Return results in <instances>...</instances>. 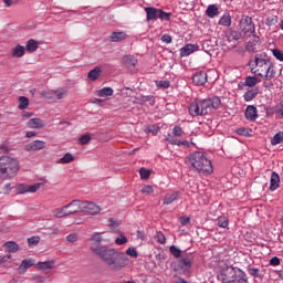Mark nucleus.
Here are the masks:
<instances>
[{
	"label": "nucleus",
	"instance_id": "423d86ee",
	"mask_svg": "<svg viewBox=\"0 0 283 283\" xmlns=\"http://www.w3.org/2000/svg\"><path fill=\"white\" fill-rule=\"evenodd\" d=\"M254 62L256 70L253 71L252 69L251 72H253V74H256V76H261L262 78H264V74H266V71L271 66V60L269 59V56H266V54H259L255 55Z\"/></svg>",
	"mask_w": 283,
	"mask_h": 283
},
{
	"label": "nucleus",
	"instance_id": "4d7b16f0",
	"mask_svg": "<svg viewBox=\"0 0 283 283\" xmlns=\"http://www.w3.org/2000/svg\"><path fill=\"white\" fill-rule=\"evenodd\" d=\"M276 118H283V104H279L275 109Z\"/></svg>",
	"mask_w": 283,
	"mask_h": 283
},
{
	"label": "nucleus",
	"instance_id": "dca6fc26",
	"mask_svg": "<svg viewBox=\"0 0 283 283\" xmlns=\"http://www.w3.org/2000/svg\"><path fill=\"white\" fill-rule=\"evenodd\" d=\"M27 125L29 129H43V127H45V122L41 118H31Z\"/></svg>",
	"mask_w": 283,
	"mask_h": 283
},
{
	"label": "nucleus",
	"instance_id": "4be33fe9",
	"mask_svg": "<svg viewBox=\"0 0 283 283\" xmlns=\"http://www.w3.org/2000/svg\"><path fill=\"white\" fill-rule=\"evenodd\" d=\"M25 55V46L18 44L12 49L13 59H21V56Z\"/></svg>",
	"mask_w": 283,
	"mask_h": 283
},
{
	"label": "nucleus",
	"instance_id": "f3484780",
	"mask_svg": "<svg viewBox=\"0 0 283 283\" xmlns=\"http://www.w3.org/2000/svg\"><path fill=\"white\" fill-rule=\"evenodd\" d=\"M258 45H260V36L253 34L252 40L248 41L245 49L248 52H255Z\"/></svg>",
	"mask_w": 283,
	"mask_h": 283
},
{
	"label": "nucleus",
	"instance_id": "6ab92c4d",
	"mask_svg": "<svg viewBox=\"0 0 283 283\" xmlns=\"http://www.w3.org/2000/svg\"><path fill=\"white\" fill-rule=\"evenodd\" d=\"M245 118L247 120H256L258 118V108L253 105H250L245 109Z\"/></svg>",
	"mask_w": 283,
	"mask_h": 283
},
{
	"label": "nucleus",
	"instance_id": "ddd939ff",
	"mask_svg": "<svg viewBox=\"0 0 283 283\" xmlns=\"http://www.w3.org/2000/svg\"><path fill=\"white\" fill-rule=\"evenodd\" d=\"M66 209L69 210V216L83 213V201L78 199L72 200L69 205H66Z\"/></svg>",
	"mask_w": 283,
	"mask_h": 283
},
{
	"label": "nucleus",
	"instance_id": "7c9ffc66",
	"mask_svg": "<svg viewBox=\"0 0 283 283\" xmlns=\"http://www.w3.org/2000/svg\"><path fill=\"white\" fill-rule=\"evenodd\" d=\"M178 192H171V193H168L166 195V197L164 198V205H171L174 202H176V200H178Z\"/></svg>",
	"mask_w": 283,
	"mask_h": 283
},
{
	"label": "nucleus",
	"instance_id": "774afa93",
	"mask_svg": "<svg viewBox=\"0 0 283 283\" xmlns=\"http://www.w3.org/2000/svg\"><path fill=\"white\" fill-rule=\"evenodd\" d=\"M161 41L164 42V43H171V41H172V38H171V35H169V34H164L163 36H161Z\"/></svg>",
	"mask_w": 283,
	"mask_h": 283
},
{
	"label": "nucleus",
	"instance_id": "de8ad7c7",
	"mask_svg": "<svg viewBox=\"0 0 283 283\" xmlns=\"http://www.w3.org/2000/svg\"><path fill=\"white\" fill-rule=\"evenodd\" d=\"M166 140H167V143H169V145H177V147L180 143V139H178V137H176V135H168L166 137Z\"/></svg>",
	"mask_w": 283,
	"mask_h": 283
},
{
	"label": "nucleus",
	"instance_id": "a211bd4d",
	"mask_svg": "<svg viewBox=\"0 0 283 283\" xmlns=\"http://www.w3.org/2000/svg\"><path fill=\"white\" fill-rule=\"evenodd\" d=\"M125 39H127V33H125L124 31H114L109 35V40L113 43H120V41H125Z\"/></svg>",
	"mask_w": 283,
	"mask_h": 283
},
{
	"label": "nucleus",
	"instance_id": "f257e3e1",
	"mask_svg": "<svg viewBox=\"0 0 283 283\" xmlns=\"http://www.w3.org/2000/svg\"><path fill=\"white\" fill-rule=\"evenodd\" d=\"M91 251L98 255L111 271H123L129 264V258L125 253L116 251V249L93 245Z\"/></svg>",
	"mask_w": 283,
	"mask_h": 283
},
{
	"label": "nucleus",
	"instance_id": "bf43d9fd",
	"mask_svg": "<svg viewBox=\"0 0 283 283\" xmlns=\"http://www.w3.org/2000/svg\"><path fill=\"white\" fill-rule=\"evenodd\" d=\"M156 239L159 244H165V242H167V238H165V234L163 232H157Z\"/></svg>",
	"mask_w": 283,
	"mask_h": 283
},
{
	"label": "nucleus",
	"instance_id": "49530a36",
	"mask_svg": "<svg viewBox=\"0 0 283 283\" xmlns=\"http://www.w3.org/2000/svg\"><path fill=\"white\" fill-rule=\"evenodd\" d=\"M217 221L218 227H220L221 229H227V227H229V219H227V217H219Z\"/></svg>",
	"mask_w": 283,
	"mask_h": 283
},
{
	"label": "nucleus",
	"instance_id": "f03ea898",
	"mask_svg": "<svg viewBox=\"0 0 283 283\" xmlns=\"http://www.w3.org/2000/svg\"><path fill=\"white\" fill-rule=\"evenodd\" d=\"M222 105V101L218 96H212L207 99L195 102L189 106L190 116H205L211 109H218Z\"/></svg>",
	"mask_w": 283,
	"mask_h": 283
},
{
	"label": "nucleus",
	"instance_id": "5701e85b",
	"mask_svg": "<svg viewBox=\"0 0 283 283\" xmlns=\"http://www.w3.org/2000/svg\"><path fill=\"white\" fill-rule=\"evenodd\" d=\"M123 65H125L126 67H136V63H138V60H136V57H134L133 55H125L123 57Z\"/></svg>",
	"mask_w": 283,
	"mask_h": 283
},
{
	"label": "nucleus",
	"instance_id": "bb28decb",
	"mask_svg": "<svg viewBox=\"0 0 283 283\" xmlns=\"http://www.w3.org/2000/svg\"><path fill=\"white\" fill-rule=\"evenodd\" d=\"M3 247L7 249L8 253H17L19 251V244L14 241H8L3 244Z\"/></svg>",
	"mask_w": 283,
	"mask_h": 283
},
{
	"label": "nucleus",
	"instance_id": "39448f33",
	"mask_svg": "<svg viewBox=\"0 0 283 283\" xmlns=\"http://www.w3.org/2000/svg\"><path fill=\"white\" fill-rule=\"evenodd\" d=\"M19 160L8 155L0 157V178L2 180H11L19 174Z\"/></svg>",
	"mask_w": 283,
	"mask_h": 283
},
{
	"label": "nucleus",
	"instance_id": "e433bc0d",
	"mask_svg": "<svg viewBox=\"0 0 283 283\" xmlns=\"http://www.w3.org/2000/svg\"><path fill=\"white\" fill-rule=\"evenodd\" d=\"M53 96L57 101H63V98H65V96H67V92L65 91V88H57V90L54 91Z\"/></svg>",
	"mask_w": 283,
	"mask_h": 283
},
{
	"label": "nucleus",
	"instance_id": "680f3d73",
	"mask_svg": "<svg viewBox=\"0 0 283 283\" xmlns=\"http://www.w3.org/2000/svg\"><path fill=\"white\" fill-rule=\"evenodd\" d=\"M237 134L239 136H245V137L251 136V133H249V129H247L244 127L237 129Z\"/></svg>",
	"mask_w": 283,
	"mask_h": 283
},
{
	"label": "nucleus",
	"instance_id": "6e6552de",
	"mask_svg": "<svg viewBox=\"0 0 283 283\" xmlns=\"http://www.w3.org/2000/svg\"><path fill=\"white\" fill-rule=\"evenodd\" d=\"M239 28L243 34L248 36H253V34H255V24L253 23V18L249 15H242Z\"/></svg>",
	"mask_w": 283,
	"mask_h": 283
},
{
	"label": "nucleus",
	"instance_id": "052dcab7",
	"mask_svg": "<svg viewBox=\"0 0 283 283\" xmlns=\"http://www.w3.org/2000/svg\"><path fill=\"white\" fill-rule=\"evenodd\" d=\"M78 140L80 145H87L92 140V137L90 135H83Z\"/></svg>",
	"mask_w": 283,
	"mask_h": 283
},
{
	"label": "nucleus",
	"instance_id": "69168bd1",
	"mask_svg": "<svg viewBox=\"0 0 283 283\" xmlns=\"http://www.w3.org/2000/svg\"><path fill=\"white\" fill-rule=\"evenodd\" d=\"M169 85H170L169 81L157 82V87H163V90H168Z\"/></svg>",
	"mask_w": 283,
	"mask_h": 283
},
{
	"label": "nucleus",
	"instance_id": "37998d69",
	"mask_svg": "<svg viewBox=\"0 0 283 283\" xmlns=\"http://www.w3.org/2000/svg\"><path fill=\"white\" fill-rule=\"evenodd\" d=\"M19 109H28V105H30V99L25 96H21L19 98Z\"/></svg>",
	"mask_w": 283,
	"mask_h": 283
},
{
	"label": "nucleus",
	"instance_id": "9d476101",
	"mask_svg": "<svg viewBox=\"0 0 283 283\" xmlns=\"http://www.w3.org/2000/svg\"><path fill=\"white\" fill-rule=\"evenodd\" d=\"M41 187H43V184H34V185L18 184L15 187V191L19 195L36 193L38 189H41Z\"/></svg>",
	"mask_w": 283,
	"mask_h": 283
},
{
	"label": "nucleus",
	"instance_id": "c9c22d12",
	"mask_svg": "<svg viewBox=\"0 0 283 283\" xmlns=\"http://www.w3.org/2000/svg\"><path fill=\"white\" fill-rule=\"evenodd\" d=\"M10 260H12V254H0V264H2V266H10Z\"/></svg>",
	"mask_w": 283,
	"mask_h": 283
},
{
	"label": "nucleus",
	"instance_id": "a19ab883",
	"mask_svg": "<svg viewBox=\"0 0 283 283\" xmlns=\"http://www.w3.org/2000/svg\"><path fill=\"white\" fill-rule=\"evenodd\" d=\"M60 163H62V165H67L70 163H74V155H72L71 153H66L61 159Z\"/></svg>",
	"mask_w": 283,
	"mask_h": 283
},
{
	"label": "nucleus",
	"instance_id": "b1692460",
	"mask_svg": "<svg viewBox=\"0 0 283 283\" xmlns=\"http://www.w3.org/2000/svg\"><path fill=\"white\" fill-rule=\"evenodd\" d=\"M102 73H103V70L99 66H95L93 70L88 72L87 76L90 81H98Z\"/></svg>",
	"mask_w": 283,
	"mask_h": 283
},
{
	"label": "nucleus",
	"instance_id": "13d9d810",
	"mask_svg": "<svg viewBox=\"0 0 283 283\" xmlns=\"http://www.w3.org/2000/svg\"><path fill=\"white\" fill-rule=\"evenodd\" d=\"M42 96H44L46 101H52V98H54V91H43Z\"/></svg>",
	"mask_w": 283,
	"mask_h": 283
},
{
	"label": "nucleus",
	"instance_id": "20e7f679",
	"mask_svg": "<svg viewBox=\"0 0 283 283\" xmlns=\"http://www.w3.org/2000/svg\"><path fill=\"white\" fill-rule=\"evenodd\" d=\"M188 165L199 174H213L211 160L202 151H195L188 156Z\"/></svg>",
	"mask_w": 283,
	"mask_h": 283
},
{
	"label": "nucleus",
	"instance_id": "2f4dec72",
	"mask_svg": "<svg viewBox=\"0 0 283 283\" xmlns=\"http://www.w3.org/2000/svg\"><path fill=\"white\" fill-rule=\"evenodd\" d=\"M91 242H93L91 245V249H92V247H104V245H101V242H103V237L98 232H95L92 235Z\"/></svg>",
	"mask_w": 283,
	"mask_h": 283
},
{
	"label": "nucleus",
	"instance_id": "393cba45",
	"mask_svg": "<svg viewBox=\"0 0 283 283\" xmlns=\"http://www.w3.org/2000/svg\"><path fill=\"white\" fill-rule=\"evenodd\" d=\"M54 218H67L70 216V212L67 210V206H63L62 208H57L53 212Z\"/></svg>",
	"mask_w": 283,
	"mask_h": 283
},
{
	"label": "nucleus",
	"instance_id": "58836bf2",
	"mask_svg": "<svg viewBox=\"0 0 283 283\" xmlns=\"http://www.w3.org/2000/svg\"><path fill=\"white\" fill-rule=\"evenodd\" d=\"M113 94H114V90H112V87H104L97 91V96H101V97L112 96Z\"/></svg>",
	"mask_w": 283,
	"mask_h": 283
},
{
	"label": "nucleus",
	"instance_id": "603ef678",
	"mask_svg": "<svg viewBox=\"0 0 283 283\" xmlns=\"http://www.w3.org/2000/svg\"><path fill=\"white\" fill-rule=\"evenodd\" d=\"M185 132L182 130V127L180 126H175L172 129V136H176L177 138H180Z\"/></svg>",
	"mask_w": 283,
	"mask_h": 283
},
{
	"label": "nucleus",
	"instance_id": "f704fd0d",
	"mask_svg": "<svg viewBox=\"0 0 283 283\" xmlns=\"http://www.w3.org/2000/svg\"><path fill=\"white\" fill-rule=\"evenodd\" d=\"M263 77H265L266 81H271V78H275V70L273 69V63L268 66V71H265Z\"/></svg>",
	"mask_w": 283,
	"mask_h": 283
},
{
	"label": "nucleus",
	"instance_id": "4468645a",
	"mask_svg": "<svg viewBox=\"0 0 283 283\" xmlns=\"http://www.w3.org/2000/svg\"><path fill=\"white\" fill-rule=\"evenodd\" d=\"M41 149H45V142L43 140H34L25 145V151H41Z\"/></svg>",
	"mask_w": 283,
	"mask_h": 283
},
{
	"label": "nucleus",
	"instance_id": "0e129e2a",
	"mask_svg": "<svg viewBox=\"0 0 283 283\" xmlns=\"http://www.w3.org/2000/svg\"><path fill=\"white\" fill-rule=\"evenodd\" d=\"M67 242L74 243L78 241V235L76 233H71L66 237Z\"/></svg>",
	"mask_w": 283,
	"mask_h": 283
},
{
	"label": "nucleus",
	"instance_id": "7ed1b4c3",
	"mask_svg": "<svg viewBox=\"0 0 283 283\" xmlns=\"http://www.w3.org/2000/svg\"><path fill=\"white\" fill-rule=\"evenodd\" d=\"M217 277L222 283H249V276L244 271L227 264L221 266Z\"/></svg>",
	"mask_w": 283,
	"mask_h": 283
},
{
	"label": "nucleus",
	"instance_id": "09e8293b",
	"mask_svg": "<svg viewBox=\"0 0 283 283\" xmlns=\"http://www.w3.org/2000/svg\"><path fill=\"white\" fill-rule=\"evenodd\" d=\"M178 147H185V149H189L190 147H196V143L188 140H179Z\"/></svg>",
	"mask_w": 283,
	"mask_h": 283
},
{
	"label": "nucleus",
	"instance_id": "473e14b6",
	"mask_svg": "<svg viewBox=\"0 0 283 283\" xmlns=\"http://www.w3.org/2000/svg\"><path fill=\"white\" fill-rule=\"evenodd\" d=\"M219 25H223L224 28H231V14L226 13L219 20Z\"/></svg>",
	"mask_w": 283,
	"mask_h": 283
},
{
	"label": "nucleus",
	"instance_id": "79ce46f5",
	"mask_svg": "<svg viewBox=\"0 0 283 283\" xmlns=\"http://www.w3.org/2000/svg\"><path fill=\"white\" fill-rule=\"evenodd\" d=\"M277 21H280L277 15H270L265 19V25H268V28H271V25H276Z\"/></svg>",
	"mask_w": 283,
	"mask_h": 283
},
{
	"label": "nucleus",
	"instance_id": "a18cd8bd",
	"mask_svg": "<svg viewBox=\"0 0 283 283\" xmlns=\"http://www.w3.org/2000/svg\"><path fill=\"white\" fill-rule=\"evenodd\" d=\"M139 175L142 180H149V176H151V170L147 168H140Z\"/></svg>",
	"mask_w": 283,
	"mask_h": 283
},
{
	"label": "nucleus",
	"instance_id": "cd10ccee",
	"mask_svg": "<svg viewBox=\"0 0 283 283\" xmlns=\"http://www.w3.org/2000/svg\"><path fill=\"white\" fill-rule=\"evenodd\" d=\"M206 14L210 19H213L214 17H218V14H220V11L218 10V7L216 4H210L206 10Z\"/></svg>",
	"mask_w": 283,
	"mask_h": 283
},
{
	"label": "nucleus",
	"instance_id": "c85d7f7f",
	"mask_svg": "<svg viewBox=\"0 0 283 283\" xmlns=\"http://www.w3.org/2000/svg\"><path fill=\"white\" fill-rule=\"evenodd\" d=\"M27 52H36V50H39V42L34 39H31L27 42V46H25Z\"/></svg>",
	"mask_w": 283,
	"mask_h": 283
},
{
	"label": "nucleus",
	"instance_id": "c03bdc74",
	"mask_svg": "<svg viewBox=\"0 0 283 283\" xmlns=\"http://www.w3.org/2000/svg\"><path fill=\"white\" fill-rule=\"evenodd\" d=\"M170 253L171 255H174V258H181L184 254H182V250L179 249L178 247L176 245H171L170 247Z\"/></svg>",
	"mask_w": 283,
	"mask_h": 283
},
{
	"label": "nucleus",
	"instance_id": "338daca9",
	"mask_svg": "<svg viewBox=\"0 0 283 283\" xmlns=\"http://www.w3.org/2000/svg\"><path fill=\"white\" fill-rule=\"evenodd\" d=\"M270 264H271V266H280V258L273 256V258L270 260Z\"/></svg>",
	"mask_w": 283,
	"mask_h": 283
},
{
	"label": "nucleus",
	"instance_id": "f8f14e48",
	"mask_svg": "<svg viewBox=\"0 0 283 283\" xmlns=\"http://www.w3.org/2000/svg\"><path fill=\"white\" fill-rule=\"evenodd\" d=\"M226 41L229 43L230 50H233L234 48H238V41L242 39V33L238 31H230L226 35Z\"/></svg>",
	"mask_w": 283,
	"mask_h": 283
},
{
	"label": "nucleus",
	"instance_id": "0eeeda50",
	"mask_svg": "<svg viewBox=\"0 0 283 283\" xmlns=\"http://www.w3.org/2000/svg\"><path fill=\"white\" fill-rule=\"evenodd\" d=\"M147 13V21H156L160 19L161 21H170L171 13L163 11V9H156L154 7H148L145 9Z\"/></svg>",
	"mask_w": 283,
	"mask_h": 283
},
{
	"label": "nucleus",
	"instance_id": "c756f323",
	"mask_svg": "<svg viewBox=\"0 0 283 283\" xmlns=\"http://www.w3.org/2000/svg\"><path fill=\"white\" fill-rule=\"evenodd\" d=\"M196 45L193 44H187L180 50L181 56H189V54H193L196 52Z\"/></svg>",
	"mask_w": 283,
	"mask_h": 283
},
{
	"label": "nucleus",
	"instance_id": "aec40b11",
	"mask_svg": "<svg viewBox=\"0 0 283 283\" xmlns=\"http://www.w3.org/2000/svg\"><path fill=\"white\" fill-rule=\"evenodd\" d=\"M31 266H34V260L33 259H24L20 266L18 268V272L23 275L30 269Z\"/></svg>",
	"mask_w": 283,
	"mask_h": 283
},
{
	"label": "nucleus",
	"instance_id": "864d4df0",
	"mask_svg": "<svg viewBox=\"0 0 283 283\" xmlns=\"http://www.w3.org/2000/svg\"><path fill=\"white\" fill-rule=\"evenodd\" d=\"M272 54L277 61H283V52L280 49H273Z\"/></svg>",
	"mask_w": 283,
	"mask_h": 283
},
{
	"label": "nucleus",
	"instance_id": "4c0bfd02",
	"mask_svg": "<svg viewBox=\"0 0 283 283\" xmlns=\"http://www.w3.org/2000/svg\"><path fill=\"white\" fill-rule=\"evenodd\" d=\"M283 143V132L276 133L271 139V145H280Z\"/></svg>",
	"mask_w": 283,
	"mask_h": 283
},
{
	"label": "nucleus",
	"instance_id": "6e6d98bb",
	"mask_svg": "<svg viewBox=\"0 0 283 283\" xmlns=\"http://www.w3.org/2000/svg\"><path fill=\"white\" fill-rule=\"evenodd\" d=\"M41 241V238L39 237H31L28 239L29 242V247H36V244H39V242Z\"/></svg>",
	"mask_w": 283,
	"mask_h": 283
},
{
	"label": "nucleus",
	"instance_id": "8fccbe9b",
	"mask_svg": "<svg viewBox=\"0 0 283 283\" xmlns=\"http://www.w3.org/2000/svg\"><path fill=\"white\" fill-rule=\"evenodd\" d=\"M248 273H250L252 277H262V274L260 273V269L258 268H249Z\"/></svg>",
	"mask_w": 283,
	"mask_h": 283
},
{
	"label": "nucleus",
	"instance_id": "a878e982",
	"mask_svg": "<svg viewBox=\"0 0 283 283\" xmlns=\"http://www.w3.org/2000/svg\"><path fill=\"white\" fill-rule=\"evenodd\" d=\"M36 269H39V271H50L54 269V261L39 262Z\"/></svg>",
	"mask_w": 283,
	"mask_h": 283
},
{
	"label": "nucleus",
	"instance_id": "2eb2a0df",
	"mask_svg": "<svg viewBox=\"0 0 283 283\" xmlns=\"http://www.w3.org/2000/svg\"><path fill=\"white\" fill-rule=\"evenodd\" d=\"M207 81H208V76L205 71H199L192 76V83L195 85H205Z\"/></svg>",
	"mask_w": 283,
	"mask_h": 283
},
{
	"label": "nucleus",
	"instance_id": "412c9836",
	"mask_svg": "<svg viewBox=\"0 0 283 283\" xmlns=\"http://www.w3.org/2000/svg\"><path fill=\"white\" fill-rule=\"evenodd\" d=\"M280 189V175L273 171L270 180V191H275Z\"/></svg>",
	"mask_w": 283,
	"mask_h": 283
},
{
	"label": "nucleus",
	"instance_id": "1a4fd4ad",
	"mask_svg": "<svg viewBox=\"0 0 283 283\" xmlns=\"http://www.w3.org/2000/svg\"><path fill=\"white\" fill-rule=\"evenodd\" d=\"M177 266L178 269L184 271V273H187V271H191V266H193V254H182V256L177 261Z\"/></svg>",
	"mask_w": 283,
	"mask_h": 283
},
{
	"label": "nucleus",
	"instance_id": "e2e57ef3",
	"mask_svg": "<svg viewBox=\"0 0 283 283\" xmlns=\"http://www.w3.org/2000/svg\"><path fill=\"white\" fill-rule=\"evenodd\" d=\"M142 193H147L148 196L150 193H154V187H151L149 185L144 186L143 189H142Z\"/></svg>",
	"mask_w": 283,
	"mask_h": 283
},
{
	"label": "nucleus",
	"instance_id": "72a5a7b5",
	"mask_svg": "<svg viewBox=\"0 0 283 283\" xmlns=\"http://www.w3.org/2000/svg\"><path fill=\"white\" fill-rule=\"evenodd\" d=\"M258 93H259L258 88L250 90L244 93L243 98H244V101H247L249 103L250 101H253V98H255V96H258Z\"/></svg>",
	"mask_w": 283,
	"mask_h": 283
},
{
	"label": "nucleus",
	"instance_id": "3c124183",
	"mask_svg": "<svg viewBox=\"0 0 283 283\" xmlns=\"http://www.w3.org/2000/svg\"><path fill=\"white\" fill-rule=\"evenodd\" d=\"M115 244H118L119 247L123 244H127V237H125L124 234H119L115 240Z\"/></svg>",
	"mask_w": 283,
	"mask_h": 283
},
{
	"label": "nucleus",
	"instance_id": "ea45409f",
	"mask_svg": "<svg viewBox=\"0 0 283 283\" xmlns=\"http://www.w3.org/2000/svg\"><path fill=\"white\" fill-rule=\"evenodd\" d=\"M258 83H260V80H258L255 76H248L245 78V85L248 87H255Z\"/></svg>",
	"mask_w": 283,
	"mask_h": 283
},
{
	"label": "nucleus",
	"instance_id": "5fc2aeb1",
	"mask_svg": "<svg viewBox=\"0 0 283 283\" xmlns=\"http://www.w3.org/2000/svg\"><path fill=\"white\" fill-rule=\"evenodd\" d=\"M126 255H129L130 258H138V251L136 248H128L126 250Z\"/></svg>",
	"mask_w": 283,
	"mask_h": 283
},
{
	"label": "nucleus",
	"instance_id": "9b49d317",
	"mask_svg": "<svg viewBox=\"0 0 283 283\" xmlns=\"http://www.w3.org/2000/svg\"><path fill=\"white\" fill-rule=\"evenodd\" d=\"M82 213H87L88 216H96L101 213V207L94 202L82 201Z\"/></svg>",
	"mask_w": 283,
	"mask_h": 283
}]
</instances>
